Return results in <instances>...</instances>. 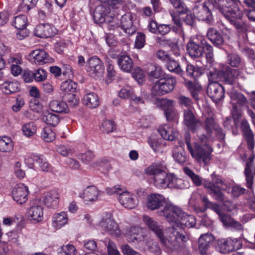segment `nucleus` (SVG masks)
Masks as SVG:
<instances>
[{
	"label": "nucleus",
	"instance_id": "obj_21",
	"mask_svg": "<svg viewBox=\"0 0 255 255\" xmlns=\"http://www.w3.org/2000/svg\"><path fill=\"white\" fill-rule=\"evenodd\" d=\"M103 192L94 185L88 186L79 194V197L86 202L98 201L102 196Z\"/></svg>",
	"mask_w": 255,
	"mask_h": 255
},
{
	"label": "nucleus",
	"instance_id": "obj_30",
	"mask_svg": "<svg viewBox=\"0 0 255 255\" xmlns=\"http://www.w3.org/2000/svg\"><path fill=\"white\" fill-rule=\"evenodd\" d=\"M128 241L133 244H137L144 241L143 230L138 227H132L127 233Z\"/></svg>",
	"mask_w": 255,
	"mask_h": 255
},
{
	"label": "nucleus",
	"instance_id": "obj_7",
	"mask_svg": "<svg viewBox=\"0 0 255 255\" xmlns=\"http://www.w3.org/2000/svg\"><path fill=\"white\" fill-rule=\"evenodd\" d=\"M110 11L109 7L106 8L104 4L97 6L94 12V19L96 23H104L108 30H115L120 27L119 20L115 15H108Z\"/></svg>",
	"mask_w": 255,
	"mask_h": 255
},
{
	"label": "nucleus",
	"instance_id": "obj_17",
	"mask_svg": "<svg viewBox=\"0 0 255 255\" xmlns=\"http://www.w3.org/2000/svg\"><path fill=\"white\" fill-rule=\"evenodd\" d=\"M29 194L28 187L22 183L16 185L11 191L13 200L20 205L27 202Z\"/></svg>",
	"mask_w": 255,
	"mask_h": 255
},
{
	"label": "nucleus",
	"instance_id": "obj_23",
	"mask_svg": "<svg viewBox=\"0 0 255 255\" xmlns=\"http://www.w3.org/2000/svg\"><path fill=\"white\" fill-rule=\"evenodd\" d=\"M120 28L128 35H131L136 31V26L133 23V15L127 13L121 17Z\"/></svg>",
	"mask_w": 255,
	"mask_h": 255
},
{
	"label": "nucleus",
	"instance_id": "obj_13",
	"mask_svg": "<svg viewBox=\"0 0 255 255\" xmlns=\"http://www.w3.org/2000/svg\"><path fill=\"white\" fill-rule=\"evenodd\" d=\"M97 226L102 230L111 235L119 236L121 235L118 224L113 219L111 214L106 213L102 216Z\"/></svg>",
	"mask_w": 255,
	"mask_h": 255
},
{
	"label": "nucleus",
	"instance_id": "obj_26",
	"mask_svg": "<svg viewBox=\"0 0 255 255\" xmlns=\"http://www.w3.org/2000/svg\"><path fill=\"white\" fill-rule=\"evenodd\" d=\"M55 29L51 24L40 23L36 27L35 34L36 36L42 38L50 37L55 34Z\"/></svg>",
	"mask_w": 255,
	"mask_h": 255
},
{
	"label": "nucleus",
	"instance_id": "obj_57",
	"mask_svg": "<svg viewBox=\"0 0 255 255\" xmlns=\"http://www.w3.org/2000/svg\"><path fill=\"white\" fill-rule=\"evenodd\" d=\"M101 129L103 132L108 133L116 129V126L113 121L105 120L102 124Z\"/></svg>",
	"mask_w": 255,
	"mask_h": 255
},
{
	"label": "nucleus",
	"instance_id": "obj_41",
	"mask_svg": "<svg viewBox=\"0 0 255 255\" xmlns=\"http://www.w3.org/2000/svg\"><path fill=\"white\" fill-rule=\"evenodd\" d=\"M40 170L44 172L55 174L56 170L42 155H40L38 163Z\"/></svg>",
	"mask_w": 255,
	"mask_h": 255
},
{
	"label": "nucleus",
	"instance_id": "obj_63",
	"mask_svg": "<svg viewBox=\"0 0 255 255\" xmlns=\"http://www.w3.org/2000/svg\"><path fill=\"white\" fill-rule=\"evenodd\" d=\"M125 188L124 186L117 185L112 187H108L106 189V192L107 194L109 195H112L113 194L118 195L119 196H120L123 191Z\"/></svg>",
	"mask_w": 255,
	"mask_h": 255
},
{
	"label": "nucleus",
	"instance_id": "obj_52",
	"mask_svg": "<svg viewBox=\"0 0 255 255\" xmlns=\"http://www.w3.org/2000/svg\"><path fill=\"white\" fill-rule=\"evenodd\" d=\"M161 140L155 136H151L148 139V143L153 150L156 152L159 151Z\"/></svg>",
	"mask_w": 255,
	"mask_h": 255
},
{
	"label": "nucleus",
	"instance_id": "obj_42",
	"mask_svg": "<svg viewBox=\"0 0 255 255\" xmlns=\"http://www.w3.org/2000/svg\"><path fill=\"white\" fill-rule=\"evenodd\" d=\"M146 70L149 77L155 79L160 78L163 74L161 66L155 64H150Z\"/></svg>",
	"mask_w": 255,
	"mask_h": 255
},
{
	"label": "nucleus",
	"instance_id": "obj_36",
	"mask_svg": "<svg viewBox=\"0 0 255 255\" xmlns=\"http://www.w3.org/2000/svg\"><path fill=\"white\" fill-rule=\"evenodd\" d=\"M83 103L87 107L94 109L99 106L100 100L96 94L91 92L84 95Z\"/></svg>",
	"mask_w": 255,
	"mask_h": 255
},
{
	"label": "nucleus",
	"instance_id": "obj_2",
	"mask_svg": "<svg viewBox=\"0 0 255 255\" xmlns=\"http://www.w3.org/2000/svg\"><path fill=\"white\" fill-rule=\"evenodd\" d=\"M143 222L159 238L167 252L179 251L188 238L180 233L174 227L167 228L164 233L158 223L147 215L142 217Z\"/></svg>",
	"mask_w": 255,
	"mask_h": 255
},
{
	"label": "nucleus",
	"instance_id": "obj_27",
	"mask_svg": "<svg viewBox=\"0 0 255 255\" xmlns=\"http://www.w3.org/2000/svg\"><path fill=\"white\" fill-rule=\"evenodd\" d=\"M40 200L47 207L55 208L59 204V195L56 191L51 190L45 193Z\"/></svg>",
	"mask_w": 255,
	"mask_h": 255
},
{
	"label": "nucleus",
	"instance_id": "obj_15",
	"mask_svg": "<svg viewBox=\"0 0 255 255\" xmlns=\"http://www.w3.org/2000/svg\"><path fill=\"white\" fill-rule=\"evenodd\" d=\"M119 96L122 99H129L135 104H143L146 94L141 90L138 93L130 87H126L121 89Z\"/></svg>",
	"mask_w": 255,
	"mask_h": 255
},
{
	"label": "nucleus",
	"instance_id": "obj_61",
	"mask_svg": "<svg viewBox=\"0 0 255 255\" xmlns=\"http://www.w3.org/2000/svg\"><path fill=\"white\" fill-rule=\"evenodd\" d=\"M34 80L36 82H42L47 78V72L42 68L36 69L34 72Z\"/></svg>",
	"mask_w": 255,
	"mask_h": 255
},
{
	"label": "nucleus",
	"instance_id": "obj_6",
	"mask_svg": "<svg viewBox=\"0 0 255 255\" xmlns=\"http://www.w3.org/2000/svg\"><path fill=\"white\" fill-rule=\"evenodd\" d=\"M199 45L190 41L187 45V50L189 55L193 58H199L205 54L207 62L211 64L214 61L213 47L206 40L202 39Z\"/></svg>",
	"mask_w": 255,
	"mask_h": 255
},
{
	"label": "nucleus",
	"instance_id": "obj_14",
	"mask_svg": "<svg viewBox=\"0 0 255 255\" xmlns=\"http://www.w3.org/2000/svg\"><path fill=\"white\" fill-rule=\"evenodd\" d=\"M242 243L240 239L228 238L221 239L217 241V249L222 254H226L241 248Z\"/></svg>",
	"mask_w": 255,
	"mask_h": 255
},
{
	"label": "nucleus",
	"instance_id": "obj_20",
	"mask_svg": "<svg viewBox=\"0 0 255 255\" xmlns=\"http://www.w3.org/2000/svg\"><path fill=\"white\" fill-rule=\"evenodd\" d=\"M192 10L194 15L198 20L205 21L208 23H210L212 21L213 16L211 12L205 3H196L193 8Z\"/></svg>",
	"mask_w": 255,
	"mask_h": 255
},
{
	"label": "nucleus",
	"instance_id": "obj_62",
	"mask_svg": "<svg viewBox=\"0 0 255 255\" xmlns=\"http://www.w3.org/2000/svg\"><path fill=\"white\" fill-rule=\"evenodd\" d=\"M40 155L31 154L25 159V163L27 166L31 169L34 167V162L38 163Z\"/></svg>",
	"mask_w": 255,
	"mask_h": 255
},
{
	"label": "nucleus",
	"instance_id": "obj_34",
	"mask_svg": "<svg viewBox=\"0 0 255 255\" xmlns=\"http://www.w3.org/2000/svg\"><path fill=\"white\" fill-rule=\"evenodd\" d=\"M206 35L208 39L215 46L220 47L224 43L223 38L221 34L217 30L213 28L208 29Z\"/></svg>",
	"mask_w": 255,
	"mask_h": 255
},
{
	"label": "nucleus",
	"instance_id": "obj_8",
	"mask_svg": "<svg viewBox=\"0 0 255 255\" xmlns=\"http://www.w3.org/2000/svg\"><path fill=\"white\" fill-rule=\"evenodd\" d=\"M150 181L158 189L182 188V179L178 178L174 174L167 173L166 170Z\"/></svg>",
	"mask_w": 255,
	"mask_h": 255
},
{
	"label": "nucleus",
	"instance_id": "obj_37",
	"mask_svg": "<svg viewBox=\"0 0 255 255\" xmlns=\"http://www.w3.org/2000/svg\"><path fill=\"white\" fill-rule=\"evenodd\" d=\"M19 86L17 81H6L1 85L0 88L3 93L9 95L18 91L20 89Z\"/></svg>",
	"mask_w": 255,
	"mask_h": 255
},
{
	"label": "nucleus",
	"instance_id": "obj_16",
	"mask_svg": "<svg viewBox=\"0 0 255 255\" xmlns=\"http://www.w3.org/2000/svg\"><path fill=\"white\" fill-rule=\"evenodd\" d=\"M183 118L184 125L193 132H197L202 128V122L195 117L191 109L184 110Z\"/></svg>",
	"mask_w": 255,
	"mask_h": 255
},
{
	"label": "nucleus",
	"instance_id": "obj_31",
	"mask_svg": "<svg viewBox=\"0 0 255 255\" xmlns=\"http://www.w3.org/2000/svg\"><path fill=\"white\" fill-rule=\"evenodd\" d=\"M158 131L163 139L166 140H173L178 133L176 129L167 124L162 125L158 129Z\"/></svg>",
	"mask_w": 255,
	"mask_h": 255
},
{
	"label": "nucleus",
	"instance_id": "obj_43",
	"mask_svg": "<svg viewBox=\"0 0 255 255\" xmlns=\"http://www.w3.org/2000/svg\"><path fill=\"white\" fill-rule=\"evenodd\" d=\"M12 25L17 29L23 30L28 24V19L24 14H20L14 17Z\"/></svg>",
	"mask_w": 255,
	"mask_h": 255
},
{
	"label": "nucleus",
	"instance_id": "obj_33",
	"mask_svg": "<svg viewBox=\"0 0 255 255\" xmlns=\"http://www.w3.org/2000/svg\"><path fill=\"white\" fill-rule=\"evenodd\" d=\"M214 238L211 234H205L199 239V249L202 255L207 254L210 244L213 241Z\"/></svg>",
	"mask_w": 255,
	"mask_h": 255
},
{
	"label": "nucleus",
	"instance_id": "obj_59",
	"mask_svg": "<svg viewBox=\"0 0 255 255\" xmlns=\"http://www.w3.org/2000/svg\"><path fill=\"white\" fill-rule=\"evenodd\" d=\"M70 44L69 41L61 40L55 44L54 48L57 53L62 54Z\"/></svg>",
	"mask_w": 255,
	"mask_h": 255
},
{
	"label": "nucleus",
	"instance_id": "obj_50",
	"mask_svg": "<svg viewBox=\"0 0 255 255\" xmlns=\"http://www.w3.org/2000/svg\"><path fill=\"white\" fill-rule=\"evenodd\" d=\"M41 137L45 141L47 142L52 141L55 137V133L49 127H45L43 128L41 134Z\"/></svg>",
	"mask_w": 255,
	"mask_h": 255
},
{
	"label": "nucleus",
	"instance_id": "obj_24",
	"mask_svg": "<svg viewBox=\"0 0 255 255\" xmlns=\"http://www.w3.org/2000/svg\"><path fill=\"white\" fill-rule=\"evenodd\" d=\"M118 200L120 204L127 208L132 209L137 205V200L134 194L128 191L125 187L118 197Z\"/></svg>",
	"mask_w": 255,
	"mask_h": 255
},
{
	"label": "nucleus",
	"instance_id": "obj_44",
	"mask_svg": "<svg viewBox=\"0 0 255 255\" xmlns=\"http://www.w3.org/2000/svg\"><path fill=\"white\" fill-rule=\"evenodd\" d=\"M42 120L47 125L55 127L59 123L60 119L57 115L49 112L44 113Z\"/></svg>",
	"mask_w": 255,
	"mask_h": 255
},
{
	"label": "nucleus",
	"instance_id": "obj_45",
	"mask_svg": "<svg viewBox=\"0 0 255 255\" xmlns=\"http://www.w3.org/2000/svg\"><path fill=\"white\" fill-rule=\"evenodd\" d=\"M253 158H249L247 161L245 169V174L247 181V187L251 188L253 184V176L252 174L251 168L253 165Z\"/></svg>",
	"mask_w": 255,
	"mask_h": 255
},
{
	"label": "nucleus",
	"instance_id": "obj_5",
	"mask_svg": "<svg viewBox=\"0 0 255 255\" xmlns=\"http://www.w3.org/2000/svg\"><path fill=\"white\" fill-rule=\"evenodd\" d=\"M211 180H205L203 185L207 189L208 193L215 200L221 202L225 201L222 191L229 192V187L224 183L220 176L213 173L211 175Z\"/></svg>",
	"mask_w": 255,
	"mask_h": 255
},
{
	"label": "nucleus",
	"instance_id": "obj_46",
	"mask_svg": "<svg viewBox=\"0 0 255 255\" xmlns=\"http://www.w3.org/2000/svg\"><path fill=\"white\" fill-rule=\"evenodd\" d=\"M156 105L164 111V113L174 107V101L165 98L157 99Z\"/></svg>",
	"mask_w": 255,
	"mask_h": 255
},
{
	"label": "nucleus",
	"instance_id": "obj_64",
	"mask_svg": "<svg viewBox=\"0 0 255 255\" xmlns=\"http://www.w3.org/2000/svg\"><path fill=\"white\" fill-rule=\"evenodd\" d=\"M145 35L141 32H138L137 33L135 43L134 46L135 48L137 49H140L142 48L145 43Z\"/></svg>",
	"mask_w": 255,
	"mask_h": 255
},
{
	"label": "nucleus",
	"instance_id": "obj_40",
	"mask_svg": "<svg viewBox=\"0 0 255 255\" xmlns=\"http://www.w3.org/2000/svg\"><path fill=\"white\" fill-rule=\"evenodd\" d=\"M13 149V143L11 138L0 137V152H10Z\"/></svg>",
	"mask_w": 255,
	"mask_h": 255
},
{
	"label": "nucleus",
	"instance_id": "obj_54",
	"mask_svg": "<svg viewBox=\"0 0 255 255\" xmlns=\"http://www.w3.org/2000/svg\"><path fill=\"white\" fill-rule=\"evenodd\" d=\"M78 158L83 163L87 164H90L94 160L95 155L92 151L89 150L85 153L79 154L78 155Z\"/></svg>",
	"mask_w": 255,
	"mask_h": 255
},
{
	"label": "nucleus",
	"instance_id": "obj_49",
	"mask_svg": "<svg viewBox=\"0 0 255 255\" xmlns=\"http://www.w3.org/2000/svg\"><path fill=\"white\" fill-rule=\"evenodd\" d=\"M184 173L189 176L193 182L197 186H200L202 183L201 178L199 176L196 175L192 170L189 167H185L183 168Z\"/></svg>",
	"mask_w": 255,
	"mask_h": 255
},
{
	"label": "nucleus",
	"instance_id": "obj_9",
	"mask_svg": "<svg viewBox=\"0 0 255 255\" xmlns=\"http://www.w3.org/2000/svg\"><path fill=\"white\" fill-rule=\"evenodd\" d=\"M207 75L209 81L207 94L214 102L217 103L224 98V88L217 82L218 73L209 71Z\"/></svg>",
	"mask_w": 255,
	"mask_h": 255
},
{
	"label": "nucleus",
	"instance_id": "obj_55",
	"mask_svg": "<svg viewBox=\"0 0 255 255\" xmlns=\"http://www.w3.org/2000/svg\"><path fill=\"white\" fill-rule=\"evenodd\" d=\"M244 2L248 7L252 8L248 11L247 16L250 20L255 21V2L252 0H244Z\"/></svg>",
	"mask_w": 255,
	"mask_h": 255
},
{
	"label": "nucleus",
	"instance_id": "obj_4",
	"mask_svg": "<svg viewBox=\"0 0 255 255\" xmlns=\"http://www.w3.org/2000/svg\"><path fill=\"white\" fill-rule=\"evenodd\" d=\"M157 214L160 216L164 217L169 223L173 224L172 227H174L184 236L181 231L179 230L183 226L192 228L196 224L194 216L188 215L180 208L172 204L166 205L163 209L157 212Z\"/></svg>",
	"mask_w": 255,
	"mask_h": 255
},
{
	"label": "nucleus",
	"instance_id": "obj_25",
	"mask_svg": "<svg viewBox=\"0 0 255 255\" xmlns=\"http://www.w3.org/2000/svg\"><path fill=\"white\" fill-rule=\"evenodd\" d=\"M166 170V166L163 161H156L153 162L144 169L146 175L149 176L151 180L155 176Z\"/></svg>",
	"mask_w": 255,
	"mask_h": 255
},
{
	"label": "nucleus",
	"instance_id": "obj_58",
	"mask_svg": "<svg viewBox=\"0 0 255 255\" xmlns=\"http://www.w3.org/2000/svg\"><path fill=\"white\" fill-rule=\"evenodd\" d=\"M181 150L176 151L175 149L173 151V157L174 160L179 163H183L185 162L187 159L186 153L181 147Z\"/></svg>",
	"mask_w": 255,
	"mask_h": 255
},
{
	"label": "nucleus",
	"instance_id": "obj_53",
	"mask_svg": "<svg viewBox=\"0 0 255 255\" xmlns=\"http://www.w3.org/2000/svg\"><path fill=\"white\" fill-rule=\"evenodd\" d=\"M167 68L169 71L177 74H181L183 71L178 63L170 58L167 62Z\"/></svg>",
	"mask_w": 255,
	"mask_h": 255
},
{
	"label": "nucleus",
	"instance_id": "obj_51",
	"mask_svg": "<svg viewBox=\"0 0 255 255\" xmlns=\"http://www.w3.org/2000/svg\"><path fill=\"white\" fill-rule=\"evenodd\" d=\"M186 73L188 76L196 78L202 74L201 69L199 67H196L193 65L188 64L186 67Z\"/></svg>",
	"mask_w": 255,
	"mask_h": 255
},
{
	"label": "nucleus",
	"instance_id": "obj_10",
	"mask_svg": "<svg viewBox=\"0 0 255 255\" xmlns=\"http://www.w3.org/2000/svg\"><path fill=\"white\" fill-rule=\"evenodd\" d=\"M176 84V80L172 76L160 78L152 88V93L157 96H162L172 91Z\"/></svg>",
	"mask_w": 255,
	"mask_h": 255
},
{
	"label": "nucleus",
	"instance_id": "obj_60",
	"mask_svg": "<svg viewBox=\"0 0 255 255\" xmlns=\"http://www.w3.org/2000/svg\"><path fill=\"white\" fill-rule=\"evenodd\" d=\"M184 84L191 93H193V92H198L201 89L200 84L196 80L194 81L185 80Z\"/></svg>",
	"mask_w": 255,
	"mask_h": 255
},
{
	"label": "nucleus",
	"instance_id": "obj_47",
	"mask_svg": "<svg viewBox=\"0 0 255 255\" xmlns=\"http://www.w3.org/2000/svg\"><path fill=\"white\" fill-rule=\"evenodd\" d=\"M37 130L36 126L35 123L31 122L23 125L22 130L23 134L28 137L34 135Z\"/></svg>",
	"mask_w": 255,
	"mask_h": 255
},
{
	"label": "nucleus",
	"instance_id": "obj_39",
	"mask_svg": "<svg viewBox=\"0 0 255 255\" xmlns=\"http://www.w3.org/2000/svg\"><path fill=\"white\" fill-rule=\"evenodd\" d=\"M144 251H148L154 255H160L161 250L158 244L152 239L146 240L145 243Z\"/></svg>",
	"mask_w": 255,
	"mask_h": 255
},
{
	"label": "nucleus",
	"instance_id": "obj_3",
	"mask_svg": "<svg viewBox=\"0 0 255 255\" xmlns=\"http://www.w3.org/2000/svg\"><path fill=\"white\" fill-rule=\"evenodd\" d=\"M213 7L218 10L234 25L239 32L248 30L247 24L242 20L243 13L240 8L239 0H212Z\"/></svg>",
	"mask_w": 255,
	"mask_h": 255
},
{
	"label": "nucleus",
	"instance_id": "obj_11",
	"mask_svg": "<svg viewBox=\"0 0 255 255\" xmlns=\"http://www.w3.org/2000/svg\"><path fill=\"white\" fill-rule=\"evenodd\" d=\"M86 69L88 75L96 79L103 78L105 66L103 61L98 57L93 56L87 60Z\"/></svg>",
	"mask_w": 255,
	"mask_h": 255
},
{
	"label": "nucleus",
	"instance_id": "obj_29",
	"mask_svg": "<svg viewBox=\"0 0 255 255\" xmlns=\"http://www.w3.org/2000/svg\"><path fill=\"white\" fill-rule=\"evenodd\" d=\"M241 128L250 149L254 148V135L247 120L244 119L241 123Z\"/></svg>",
	"mask_w": 255,
	"mask_h": 255
},
{
	"label": "nucleus",
	"instance_id": "obj_48",
	"mask_svg": "<svg viewBox=\"0 0 255 255\" xmlns=\"http://www.w3.org/2000/svg\"><path fill=\"white\" fill-rule=\"evenodd\" d=\"M60 89L65 93H73L77 89V84L71 80H66L62 83Z\"/></svg>",
	"mask_w": 255,
	"mask_h": 255
},
{
	"label": "nucleus",
	"instance_id": "obj_22",
	"mask_svg": "<svg viewBox=\"0 0 255 255\" xmlns=\"http://www.w3.org/2000/svg\"><path fill=\"white\" fill-rule=\"evenodd\" d=\"M28 60L32 63L38 65H43L50 61L48 54L42 49L32 50L28 55Z\"/></svg>",
	"mask_w": 255,
	"mask_h": 255
},
{
	"label": "nucleus",
	"instance_id": "obj_19",
	"mask_svg": "<svg viewBox=\"0 0 255 255\" xmlns=\"http://www.w3.org/2000/svg\"><path fill=\"white\" fill-rule=\"evenodd\" d=\"M37 200H35L26 211L27 219L33 223L41 222L43 220V208L37 204Z\"/></svg>",
	"mask_w": 255,
	"mask_h": 255
},
{
	"label": "nucleus",
	"instance_id": "obj_32",
	"mask_svg": "<svg viewBox=\"0 0 255 255\" xmlns=\"http://www.w3.org/2000/svg\"><path fill=\"white\" fill-rule=\"evenodd\" d=\"M68 222L67 213L61 212L54 214L52 218V227L55 230H59L65 226Z\"/></svg>",
	"mask_w": 255,
	"mask_h": 255
},
{
	"label": "nucleus",
	"instance_id": "obj_28",
	"mask_svg": "<svg viewBox=\"0 0 255 255\" xmlns=\"http://www.w3.org/2000/svg\"><path fill=\"white\" fill-rule=\"evenodd\" d=\"M213 73H218V80L222 79L227 84L232 85L236 81L238 75V71L230 67H226L225 71H219L215 70Z\"/></svg>",
	"mask_w": 255,
	"mask_h": 255
},
{
	"label": "nucleus",
	"instance_id": "obj_18",
	"mask_svg": "<svg viewBox=\"0 0 255 255\" xmlns=\"http://www.w3.org/2000/svg\"><path fill=\"white\" fill-rule=\"evenodd\" d=\"M169 204L166 202L164 196L159 193H151L146 198L147 207L150 210L158 209L162 207L164 208L166 205Z\"/></svg>",
	"mask_w": 255,
	"mask_h": 255
},
{
	"label": "nucleus",
	"instance_id": "obj_38",
	"mask_svg": "<svg viewBox=\"0 0 255 255\" xmlns=\"http://www.w3.org/2000/svg\"><path fill=\"white\" fill-rule=\"evenodd\" d=\"M49 108L56 113H68L69 109L67 104L62 101L53 100L49 103Z\"/></svg>",
	"mask_w": 255,
	"mask_h": 255
},
{
	"label": "nucleus",
	"instance_id": "obj_12",
	"mask_svg": "<svg viewBox=\"0 0 255 255\" xmlns=\"http://www.w3.org/2000/svg\"><path fill=\"white\" fill-rule=\"evenodd\" d=\"M229 95L231 99V104L233 106L232 115L235 119V124L237 126V120L241 117L239 108L245 106L247 103V100L242 93L236 91H232Z\"/></svg>",
	"mask_w": 255,
	"mask_h": 255
},
{
	"label": "nucleus",
	"instance_id": "obj_56",
	"mask_svg": "<svg viewBox=\"0 0 255 255\" xmlns=\"http://www.w3.org/2000/svg\"><path fill=\"white\" fill-rule=\"evenodd\" d=\"M164 113L167 121L176 122L178 120L179 115L174 107Z\"/></svg>",
	"mask_w": 255,
	"mask_h": 255
},
{
	"label": "nucleus",
	"instance_id": "obj_35",
	"mask_svg": "<svg viewBox=\"0 0 255 255\" xmlns=\"http://www.w3.org/2000/svg\"><path fill=\"white\" fill-rule=\"evenodd\" d=\"M118 64L122 71L127 73L130 72L133 66L132 60L127 55H122L119 57Z\"/></svg>",
	"mask_w": 255,
	"mask_h": 255
},
{
	"label": "nucleus",
	"instance_id": "obj_1",
	"mask_svg": "<svg viewBox=\"0 0 255 255\" xmlns=\"http://www.w3.org/2000/svg\"><path fill=\"white\" fill-rule=\"evenodd\" d=\"M204 128L207 136L201 134L192 143L190 135L187 133L185 141L187 149L191 156L199 163L207 164L211 159L213 149L209 144L210 139L224 140L225 134L222 129L212 118H207L204 122Z\"/></svg>",
	"mask_w": 255,
	"mask_h": 255
}]
</instances>
